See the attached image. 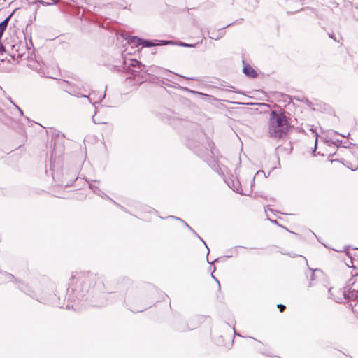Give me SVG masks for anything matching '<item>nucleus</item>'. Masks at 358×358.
I'll return each mask as SVG.
<instances>
[{
	"label": "nucleus",
	"instance_id": "nucleus-1",
	"mask_svg": "<svg viewBox=\"0 0 358 358\" xmlns=\"http://www.w3.org/2000/svg\"><path fill=\"white\" fill-rule=\"evenodd\" d=\"M100 278L96 273L91 271H75L71 274L66 295L68 303L66 308L75 310L85 308L87 302L90 306L98 307L104 306L96 303L92 298L98 292L104 291V284L102 280L98 282Z\"/></svg>",
	"mask_w": 358,
	"mask_h": 358
},
{
	"label": "nucleus",
	"instance_id": "nucleus-2",
	"mask_svg": "<svg viewBox=\"0 0 358 358\" xmlns=\"http://www.w3.org/2000/svg\"><path fill=\"white\" fill-rule=\"evenodd\" d=\"M191 129V134L187 136V145L213 169H216L218 160L213 152L214 142L207 138L200 124L192 123Z\"/></svg>",
	"mask_w": 358,
	"mask_h": 358
},
{
	"label": "nucleus",
	"instance_id": "nucleus-3",
	"mask_svg": "<svg viewBox=\"0 0 358 358\" xmlns=\"http://www.w3.org/2000/svg\"><path fill=\"white\" fill-rule=\"evenodd\" d=\"M292 128L285 110H271L268 122V133L271 138H282Z\"/></svg>",
	"mask_w": 358,
	"mask_h": 358
},
{
	"label": "nucleus",
	"instance_id": "nucleus-4",
	"mask_svg": "<svg viewBox=\"0 0 358 358\" xmlns=\"http://www.w3.org/2000/svg\"><path fill=\"white\" fill-rule=\"evenodd\" d=\"M338 293L341 296L337 298H334V301L336 303H343V300H347L348 303H349V306L351 308L352 311L354 313L357 314L358 316V309L356 308V306L358 303V290L356 289H339L338 290Z\"/></svg>",
	"mask_w": 358,
	"mask_h": 358
},
{
	"label": "nucleus",
	"instance_id": "nucleus-5",
	"mask_svg": "<svg viewBox=\"0 0 358 358\" xmlns=\"http://www.w3.org/2000/svg\"><path fill=\"white\" fill-rule=\"evenodd\" d=\"M85 180L89 184L90 189L91 190H92V192L95 194L99 196L100 197H102V198L106 197V198L110 199L111 201H113L114 203H115L121 209L125 210V208L124 206H122L118 204L117 203H116L115 201H114L108 195H106L102 190H101L97 186H96L95 185L93 184V183H99L100 180H90L87 178H85Z\"/></svg>",
	"mask_w": 358,
	"mask_h": 358
},
{
	"label": "nucleus",
	"instance_id": "nucleus-6",
	"mask_svg": "<svg viewBox=\"0 0 358 358\" xmlns=\"http://www.w3.org/2000/svg\"><path fill=\"white\" fill-rule=\"evenodd\" d=\"M141 41L142 48L164 46L169 44H174V41L170 40H150L143 38V41Z\"/></svg>",
	"mask_w": 358,
	"mask_h": 358
},
{
	"label": "nucleus",
	"instance_id": "nucleus-7",
	"mask_svg": "<svg viewBox=\"0 0 358 358\" xmlns=\"http://www.w3.org/2000/svg\"><path fill=\"white\" fill-rule=\"evenodd\" d=\"M150 73L148 72V70L143 69V71L138 69L133 70L131 72V76L128 77V78H133L134 79H137L141 83H143L147 80V76Z\"/></svg>",
	"mask_w": 358,
	"mask_h": 358
},
{
	"label": "nucleus",
	"instance_id": "nucleus-8",
	"mask_svg": "<svg viewBox=\"0 0 358 358\" xmlns=\"http://www.w3.org/2000/svg\"><path fill=\"white\" fill-rule=\"evenodd\" d=\"M243 73L249 78H255L258 76L257 72L245 60H242Z\"/></svg>",
	"mask_w": 358,
	"mask_h": 358
},
{
	"label": "nucleus",
	"instance_id": "nucleus-9",
	"mask_svg": "<svg viewBox=\"0 0 358 358\" xmlns=\"http://www.w3.org/2000/svg\"><path fill=\"white\" fill-rule=\"evenodd\" d=\"M24 47L26 49V51L27 52H26V56L24 57V59H32V55H34V58L37 59L36 56L34 54L35 49L34 48L31 39L29 40V43L26 42L25 45H24ZM36 61L38 62V60Z\"/></svg>",
	"mask_w": 358,
	"mask_h": 358
},
{
	"label": "nucleus",
	"instance_id": "nucleus-10",
	"mask_svg": "<svg viewBox=\"0 0 358 358\" xmlns=\"http://www.w3.org/2000/svg\"><path fill=\"white\" fill-rule=\"evenodd\" d=\"M10 46L11 47L13 51L18 53L17 57L22 59L26 56V52L22 51L24 48V45L17 43L15 44L10 45Z\"/></svg>",
	"mask_w": 358,
	"mask_h": 358
},
{
	"label": "nucleus",
	"instance_id": "nucleus-11",
	"mask_svg": "<svg viewBox=\"0 0 358 358\" xmlns=\"http://www.w3.org/2000/svg\"><path fill=\"white\" fill-rule=\"evenodd\" d=\"M175 329L176 331L180 332H185L187 331H189L194 329V327H189L188 324L184 321H180L176 324Z\"/></svg>",
	"mask_w": 358,
	"mask_h": 358
},
{
	"label": "nucleus",
	"instance_id": "nucleus-12",
	"mask_svg": "<svg viewBox=\"0 0 358 358\" xmlns=\"http://www.w3.org/2000/svg\"><path fill=\"white\" fill-rule=\"evenodd\" d=\"M233 24L234 22H231L227 24L226 26L221 27L220 29H218V33L216 36L213 34V36H210V38L214 40H219L220 38H222L225 34V31H224V29L229 27H231Z\"/></svg>",
	"mask_w": 358,
	"mask_h": 358
},
{
	"label": "nucleus",
	"instance_id": "nucleus-13",
	"mask_svg": "<svg viewBox=\"0 0 358 358\" xmlns=\"http://www.w3.org/2000/svg\"><path fill=\"white\" fill-rule=\"evenodd\" d=\"M129 67H134L136 68L141 71H143V69H146V66L143 64L141 61H138L136 59H131V62L129 64Z\"/></svg>",
	"mask_w": 358,
	"mask_h": 358
},
{
	"label": "nucleus",
	"instance_id": "nucleus-14",
	"mask_svg": "<svg viewBox=\"0 0 358 358\" xmlns=\"http://www.w3.org/2000/svg\"><path fill=\"white\" fill-rule=\"evenodd\" d=\"M127 42L129 44L134 45L135 47L141 46V41H143V38H139L136 36H129L127 38Z\"/></svg>",
	"mask_w": 358,
	"mask_h": 358
},
{
	"label": "nucleus",
	"instance_id": "nucleus-15",
	"mask_svg": "<svg viewBox=\"0 0 358 358\" xmlns=\"http://www.w3.org/2000/svg\"><path fill=\"white\" fill-rule=\"evenodd\" d=\"M0 273L4 275L6 280L9 282H14L16 283H22L20 280L17 279L13 274L9 273L7 271L0 270Z\"/></svg>",
	"mask_w": 358,
	"mask_h": 358
},
{
	"label": "nucleus",
	"instance_id": "nucleus-16",
	"mask_svg": "<svg viewBox=\"0 0 358 358\" xmlns=\"http://www.w3.org/2000/svg\"><path fill=\"white\" fill-rule=\"evenodd\" d=\"M12 14L8 15L6 19H4L1 22H0V39L1 38L3 34L8 26V22Z\"/></svg>",
	"mask_w": 358,
	"mask_h": 358
},
{
	"label": "nucleus",
	"instance_id": "nucleus-17",
	"mask_svg": "<svg viewBox=\"0 0 358 358\" xmlns=\"http://www.w3.org/2000/svg\"><path fill=\"white\" fill-rule=\"evenodd\" d=\"M293 99L299 102L304 103L309 108L313 106L312 102L304 96H293Z\"/></svg>",
	"mask_w": 358,
	"mask_h": 358
},
{
	"label": "nucleus",
	"instance_id": "nucleus-18",
	"mask_svg": "<svg viewBox=\"0 0 358 358\" xmlns=\"http://www.w3.org/2000/svg\"><path fill=\"white\" fill-rule=\"evenodd\" d=\"M192 232L205 245L206 248H207V250H208V252H207V261H208V262L209 264H212L214 262H218L219 258L215 259L213 262H209L208 257V255L210 253V250H209L207 244L206 243L205 241L194 229L192 231Z\"/></svg>",
	"mask_w": 358,
	"mask_h": 358
},
{
	"label": "nucleus",
	"instance_id": "nucleus-19",
	"mask_svg": "<svg viewBox=\"0 0 358 358\" xmlns=\"http://www.w3.org/2000/svg\"><path fill=\"white\" fill-rule=\"evenodd\" d=\"M229 186L236 192L241 194V195H247V196H249L250 194H247V193H243L241 191V184L238 181H237L236 182L232 181V187L230 186V185H229Z\"/></svg>",
	"mask_w": 358,
	"mask_h": 358
},
{
	"label": "nucleus",
	"instance_id": "nucleus-20",
	"mask_svg": "<svg viewBox=\"0 0 358 358\" xmlns=\"http://www.w3.org/2000/svg\"><path fill=\"white\" fill-rule=\"evenodd\" d=\"M52 2H46V1H44L43 0H37L36 2L43 6H45L56 5L58 3L57 0H52Z\"/></svg>",
	"mask_w": 358,
	"mask_h": 358
},
{
	"label": "nucleus",
	"instance_id": "nucleus-21",
	"mask_svg": "<svg viewBox=\"0 0 358 358\" xmlns=\"http://www.w3.org/2000/svg\"><path fill=\"white\" fill-rule=\"evenodd\" d=\"M181 89L183 91H185V92H189V93H192V94H198V95H201V96H206V94H203L202 92H197V91L189 89V88H187L186 87H182Z\"/></svg>",
	"mask_w": 358,
	"mask_h": 358
},
{
	"label": "nucleus",
	"instance_id": "nucleus-22",
	"mask_svg": "<svg viewBox=\"0 0 358 358\" xmlns=\"http://www.w3.org/2000/svg\"><path fill=\"white\" fill-rule=\"evenodd\" d=\"M355 283V280H354L352 276L351 277V278H350L348 282H346V285L345 286V287L343 289H346V290H348V289H352V285Z\"/></svg>",
	"mask_w": 358,
	"mask_h": 358
},
{
	"label": "nucleus",
	"instance_id": "nucleus-23",
	"mask_svg": "<svg viewBox=\"0 0 358 358\" xmlns=\"http://www.w3.org/2000/svg\"><path fill=\"white\" fill-rule=\"evenodd\" d=\"M169 218H172V219H175V220H179L180 222H182L183 223V224L187 227L191 231L193 230V229L185 222L183 220H182L181 218L180 217H176V216H173V215H170L169 216Z\"/></svg>",
	"mask_w": 358,
	"mask_h": 358
},
{
	"label": "nucleus",
	"instance_id": "nucleus-24",
	"mask_svg": "<svg viewBox=\"0 0 358 358\" xmlns=\"http://www.w3.org/2000/svg\"><path fill=\"white\" fill-rule=\"evenodd\" d=\"M259 177H264V178H267L266 176L265 172L263 170H259L256 174L253 177V182L255 180V179L259 178Z\"/></svg>",
	"mask_w": 358,
	"mask_h": 358
},
{
	"label": "nucleus",
	"instance_id": "nucleus-25",
	"mask_svg": "<svg viewBox=\"0 0 358 358\" xmlns=\"http://www.w3.org/2000/svg\"><path fill=\"white\" fill-rule=\"evenodd\" d=\"M124 302L125 303V306L127 307L128 309L131 310L133 313H140V312H143V310L147 309V308H145L141 309V310H139V309H134V310L133 309H130L129 305L128 303H127L126 299H124Z\"/></svg>",
	"mask_w": 358,
	"mask_h": 358
},
{
	"label": "nucleus",
	"instance_id": "nucleus-26",
	"mask_svg": "<svg viewBox=\"0 0 358 358\" xmlns=\"http://www.w3.org/2000/svg\"><path fill=\"white\" fill-rule=\"evenodd\" d=\"M108 66H110V64H108ZM122 68V65H119V64H113L111 65V70L113 71H120V69Z\"/></svg>",
	"mask_w": 358,
	"mask_h": 358
},
{
	"label": "nucleus",
	"instance_id": "nucleus-27",
	"mask_svg": "<svg viewBox=\"0 0 358 358\" xmlns=\"http://www.w3.org/2000/svg\"><path fill=\"white\" fill-rule=\"evenodd\" d=\"M346 248H348V250H344L345 253L346 254V255L350 258V263L352 264V255L351 253L350 252V246L348 245H346Z\"/></svg>",
	"mask_w": 358,
	"mask_h": 358
},
{
	"label": "nucleus",
	"instance_id": "nucleus-28",
	"mask_svg": "<svg viewBox=\"0 0 358 358\" xmlns=\"http://www.w3.org/2000/svg\"><path fill=\"white\" fill-rule=\"evenodd\" d=\"M328 292H329V297L331 299H333L334 300V298H337L338 296H341L340 294L338 292H337L338 296H334V294L333 293V288H329Z\"/></svg>",
	"mask_w": 358,
	"mask_h": 358
},
{
	"label": "nucleus",
	"instance_id": "nucleus-29",
	"mask_svg": "<svg viewBox=\"0 0 358 358\" xmlns=\"http://www.w3.org/2000/svg\"><path fill=\"white\" fill-rule=\"evenodd\" d=\"M328 292H329V297L331 299H333L334 300V298H337L338 296H341L340 294L338 292H337L338 296H334V294L333 293V288H329Z\"/></svg>",
	"mask_w": 358,
	"mask_h": 358
},
{
	"label": "nucleus",
	"instance_id": "nucleus-30",
	"mask_svg": "<svg viewBox=\"0 0 358 358\" xmlns=\"http://www.w3.org/2000/svg\"><path fill=\"white\" fill-rule=\"evenodd\" d=\"M173 45H177L178 46L185 47V48H188L189 46L188 45V43H185V42H182V41H178V42H175L174 41V44Z\"/></svg>",
	"mask_w": 358,
	"mask_h": 358
},
{
	"label": "nucleus",
	"instance_id": "nucleus-31",
	"mask_svg": "<svg viewBox=\"0 0 358 358\" xmlns=\"http://www.w3.org/2000/svg\"><path fill=\"white\" fill-rule=\"evenodd\" d=\"M6 45H3L2 43L0 42V53L3 54V52H6Z\"/></svg>",
	"mask_w": 358,
	"mask_h": 358
},
{
	"label": "nucleus",
	"instance_id": "nucleus-32",
	"mask_svg": "<svg viewBox=\"0 0 358 358\" xmlns=\"http://www.w3.org/2000/svg\"><path fill=\"white\" fill-rule=\"evenodd\" d=\"M10 103L17 109L21 116L24 115L23 110L17 105L15 104L12 100H10Z\"/></svg>",
	"mask_w": 358,
	"mask_h": 358
},
{
	"label": "nucleus",
	"instance_id": "nucleus-33",
	"mask_svg": "<svg viewBox=\"0 0 358 358\" xmlns=\"http://www.w3.org/2000/svg\"><path fill=\"white\" fill-rule=\"evenodd\" d=\"M270 221H271L272 223H273V224H276V225H278V226H279V227H281L284 228V229H285V230H287V231L291 232V231H289V230L286 227H283V226H282L281 224H280L278 223V222L276 220H270Z\"/></svg>",
	"mask_w": 358,
	"mask_h": 358
},
{
	"label": "nucleus",
	"instance_id": "nucleus-34",
	"mask_svg": "<svg viewBox=\"0 0 358 358\" xmlns=\"http://www.w3.org/2000/svg\"><path fill=\"white\" fill-rule=\"evenodd\" d=\"M215 269H216V268H215V267L214 266V267H213V272L211 273V277H212V278H213V279L217 282V283L218 284L219 288L220 289V282H219L218 279H217L215 276H214V275H213V273L215 271Z\"/></svg>",
	"mask_w": 358,
	"mask_h": 358
},
{
	"label": "nucleus",
	"instance_id": "nucleus-35",
	"mask_svg": "<svg viewBox=\"0 0 358 358\" xmlns=\"http://www.w3.org/2000/svg\"><path fill=\"white\" fill-rule=\"evenodd\" d=\"M203 39H206V38H205V37H203V39L201 40V42H197V43H192V44H191V43H188V45H190V46H189L188 48H194V47L197 46L199 44L202 43V42H203Z\"/></svg>",
	"mask_w": 358,
	"mask_h": 358
},
{
	"label": "nucleus",
	"instance_id": "nucleus-36",
	"mask_svg": "<svg viewBox=\"0 0 358 358\" xmlns=\"http://www.w3.org/2000/svg\"><path fill=\"white\" fill-rule=\"evenodd\" d=\"M277 306L279 308L280 313H282L286 308V306L283 304H278Z\"/></svg>",
	"mask_w": 358,
	"mask_h": 358
},
{
	"label": "nucleus",
	"instance_id": "nucleus-37",
	"mask_svg": "<svg viewBox=\"0 0 358 358\" xmlns=\"http://www.w3.org/2000/svg\"><path fill=\"white\" fill-rule=\"evenodd\" d=\"M74 95H75L76 96H77V97H79V96L85 97V98H87V99L91 102L90 98V96H88L83 95V94H81V93H80V92H78V93L75 94Z\"/></svg>",
	"mask_w": 358,
	"mask_h": 358
},
{
	"label": "nucleus",
	"instance_id": "nucleus-38",
	"mask_svg": "<svg viewBox=\"0 0 358 358\" xmlns=\"http://www.w3.org/2000/svg\"><path fill=\"white\" fill-rule=\"evenodd\" d=\"M317 138H318V134L315 132V147L313 150V152L316 150L317 147Z\"/></svg>",
	"mask_w": 358,
	"mask_h": 358
},
{
	"label": "nucleus",
	"instance_id": "nucleus-39",
	"mask_svg": "<svg viewBox=\"0 0 358 358\" xmlns=\"http://www.w3.org/2000/svg\"><path fill=\"white\" fill-rule=\"evenodd\" d=\"M180 77H182V78L185 79V80H196V79L194 78H189V77H186V76H180Z\"/></svg>",
	"mask_w": 358,
	"mask_h": 358
},
{
	"label": "nucleus",
	"instance_id": "nucleus-40",
	"mask_svg": "<svg viewBox=\"0 0 358 358\" xmlns=\"http://www.w3.org/2000/svg\"><path fill=\"white\" fill-rule=\"evenodd\" d=\"M345 264H346V266H347L348 267H349V268H354V269H356V266H355L353 265V264H352L350 263V262L349 263L346 262V263H345Z\"/></svg>",
	"mask_w": 358,
	"mask_h": 358
},
{
	"label": "nucleus",
	"instance_id": "nucleus-41",
	"mask_svg": "<svg viewBox=\"0 0 358 358\" xmlns=\"http://www.w3.org/2000/svg\"><path fill=\"white\" fill-rule=\"evenodd\" d=\"M328 35H329V37L330 38H331V39H333L334 41H336V37H335L334 34H333V33H332V34L329 33V34H328Z\"/></svg>",
	"mask_w": 358,
	"mask_h": 358
},
{
	"label": "nucleus",
	"instance_id": "nucleus-42",
	"mask_svg": "<svg viewBox=\"0 0 358 358\" xmlns=\"http://www.w3.org/2000/svg\"><path fill=\"white\" fill-rule=\"evenodd\" d=\"M18 288H19L20 290H22V291L24 292L25 293H27V292H26V290H25V288H26V286H25V285H22V286H21V285H20V286L18 287Z\"/></svg>",
	"mask_w": 358,
	"mask_h": 358
},
{
	"label": "nucleus",
	"instance_id": "nucleus-43",
	"mask_svg": "<svg viewBox=\"0 0 358 358\" xmlns=\"http://www.w3.org/2000/svg\"><path fill=\"white\" fill-rule=\"evenodd\" d=\"M342 143V141L341 140H339V139H337L335 142H334V143L336 145V146H338L341 144Z\"/></svg>",
	"mask_w": 358,
	"mask_h": 358
},
{
	"label": "nucleus",
	"instance_id": "nucleus-44",
	"mask_svg": "<svg viewBox=\"0 0 358 358\" xmlns=\"http://www.w3.org/2000/svg\"><path fill=\"white\" fill-rule=\"evenodd\" d=\"M316 271H317V269L314 270L313 271L312 274H311L310 280H312V281L314 280V279H315V273H314V272Z\"/></svg>",
	"mask_w": 358,
	"mask_h": 358
},
{
	"label": "nucleus",
	"instance_id": "nucleus-45",
	"mask_svg": "<svg viewBox=\"0 0 358 358\" xmlns=\"http://www.w3.org/2000/svg\"><path fill=\"white\" fill-rule=\"evenodd\" d=\"M243 21V18H240L239 20H236L235 22H234V24H235L236 22L241 23Z\"/></svg>",
	"mask_w": 358,
	"mask_h": 358
},
{
	"label": "nucleus",
	"instance_id": "nucleus-46",
	"mask_svg": "<svg viewBox=\"0 0 358 358\" xmlns=\"http://www.w3.org/2000/svg\"><path fill=\"white\" fill-rule=\"evenodd\" d=\"M53 136H55V138L59 137V131H57V133H54Z\"/></svg>",
	"mask_w": 358,
	"mask_h": 358
},
{
	"label": "nucleus",
	"instance_id": "nucleus-47",
	"mask_svg": "<svg viewBox=\"0 0 358 358\" xmlns=\"http://www.w3.org/2000/svg\"><path fill=\"white\" fill-rule=\"evenodd\" d=\"M288 255H289L290 257H296V256H297L296 254H290V253H289Z\"/></svg>",
	"mask_w": 358,
	"mask_h": 358
},
{
	"label": "nucleus",
	"instance_id": "nucleus-48",
	"mask_svg": "<svg viewBox=\"0 0 358 358\" xmlns=\"http://www.w3.org/2000/svg\"><path fill=\"white\" fill-rule=\"evenodd\" d=\"M352 278L358 277V273H355L352 274Z\"/></svg>",
	"mask_w": 358,
	"mask_h": 358
},
{
	"label": "nucleus",
	"instance_id": "nucleus-49",
	"mask_svg": "<svg viewBox=\"0 0 358 358\" xmlns=\"http://www.w3.org/2000/svg\"><path fill=\"white\" fill-rule=\"evenodd\" d=\"M357 169H358V166L357 167H355V168H351L352 171H355Z\"/></svg>",
	"mask_w": 358,
	"mask_h": 358
},
{
	"label": "nucleus",
	"instance_id": "nucleus-50",
	"mask_svg": "<svg viewBox=\"0 0 358 358\" xmlns=\"http://www.w3.org/2000/svg\"><path fill=\"white\" fill-rule=\"evenodd\" d=\"M345 165L348 168H349V169H351V168H352V167L351 166V165H348V164H345Z\"/></svg>",
	"mask_w": 358,
	"mask_h": 358
},
{
	"label": "nucleus",
	"instance_id": "nucleus-51",
	"mask_svg": "<svg viewBox=\"0 0 358 358\" xmlns=\"http://www.w3.org/2000/svg\"><path fill=\"white\" fill-rule=\"evenodd\" d=\"M299 131H300V132H304V131H303L301 128L299 129Z\"/></svg>",
	"mask_w": 358,
	"mask_h": 358
},
{
	"label": "nucleus",
	"instance_id": "nucleus-52",
	"mask_svg": "<svg viewBox=\"0 0 358 358\" xmlns=\"http://www.w3.org/2000/svg\"><path fill=\"white\" fill-rule=\"evenodd\" d=\"M10 57H11L13 59H14V58H15V55H11V54H10Z\"/></svg>",
	"mask_w": 358,
	"mask_h": 358
},
{
	"label": "nucleus",
	"instance_id": "nucleus-53",
	"mask_svg": "<svg viewBox=\"0 0 358 358\" xmlns=\"http://www.w3.org/2000/svg\"><path fill=\"white\" fill-rule=\"evenodd\" d=\"M233 330L235 331V328H233ZM234 332H236V331H234ZM235 334L241 336L240 334H238L235 333Z\"/></svg>",
	"mask_w": 358,
	"mask_h": 358
},
{
	"label": "nucleus",
	"instance_id": "nucleus-54",
	"mask_svg": "<svg viewBox=\"0 0 358 358\" xmlns=\"http://www.w3.org/2000/svg\"><path fill=\"white\" fill-rule=\"evenodd\" d=\"M310 130L313 133H314V132H315V131H314L313 128H310Z\"/></svg>",
	"mask_w": 358,
	"mask_h": 358
},
{
	"label": "nucleus",
	"instance_id": "nucleus-55",
	"mask_svg": "<svg viewBox=\"0 0 358 358\" xmlns=\"http://www.w3.org/2000/svg\"><path fill=\"white\" fill-rule=\"evenodd\" d=\"M251 338H252V339H254V340H255V341H258V342H259L258 340L255 339L254 337H251Z\"/></svg>",
	"mask_w": 358,
	"mask_h": 358
},
{
	"label": "nucleus",
	"instance_id": "nucleus-56",
	"mask_svg": "<svg viewBox=\"0 0 358 358\" xmlns=\"http://www.w3.org/2000/svg\"><path fill=\"white\" fill-rule=\"evenodd\" d=\"M50 169H51V170H52V162L50 163Z\"/></svg>",
	"mask_w": 358,
	"mask_h": 358
},
{
	"label": "nucleus",
	"instance_id": "nucleus-57",
	"mask_svg": "<svg viewBox=\"0 0 358 358\" xmlns=\"http://www.w3.org/2000/svg\"><path fill=\"white\" fill-rule=\"evenodd\" d=\"M262 353L264 355H266V353L265 352H262ZM267 355H268L267 354Z\"/></svg>",
	"mask_w": 358,
	"mask_h": 358
},
{
	"label": "nucleus",
	"instance_id": "nucleus-58",
	"mask_svg": "<svg viewBox=\"0 0 358 358\" xmlns=\"http://www.w3.org/2000/svg\"><path fill=\"white\" fill-rule=\"evenodd\" d=\"M292 234H294V235H296V233L294 232V231H292Z\"/></svg>",
	"mask_w": 358,
	"mask_h": 358
},
{
	"label": "nucleus",
	"instance_id": "nucleus-59",
	"mask_svg": "<svg viewBox=\"0 0 358 358\" xmlns=\"http://www.w3.org/2000/svg\"><path fill=\"white\" fill-rule=\"evenodd\" d=\"M292 234H294V235H296V233L294 232V231H292Z\"/></svg>",
	"mask_w": 358,
	"mask_h": 358
},
{
	"label": "nucleus",
	"instance_id": "nucleus-60",
	"mask_svg": "<svg viewBox=\"0 0 358 358\" xmlns=\"http://www.w3.org/2000/svg\"><path fill=\"white\" fill-rule=\"evenodd\" d=\"M292 234H294V235H296V233L294 232V231H292Z\"/></svg>",
	"mask_w": 358,
	"mask_h": 358
},
{
	"label": "nucleus",
	"instance_id": "nucleus-61",
	"mask_svg": "<svg viewBox=\"0 0 358 358\" xmlns=\"http://www.w3.org/2000/svg\"><path fill=\"white\" fill-rule=\"evenodd\" d=\"M344 250H348V248H346V246H345Z\"/></svg>",
	"mask_w": 358,
	"mask_h": 358
},
{
	"label": "nucleus",
	"instance_id": "nucleus-62",
	"mask_svg": "<svg viewBox=\"0 0 358 358\" xmlns=\"http://www.w3.org/2000/svg\"><path fill=\"white\" fill-rule=\"evenodd\" d=\"M106 96V92L104 93L103 96V99Z\"/></svg>",
	"mask_w": 358,
	"mask_h": 358
},
{
	"label": "nucleus",
	"instance_id": "nucleus-63",
	"mask_svg": "<svg viewBox=\"0 0 358 358\" xmlns=\"http://www.w3.org/2000/svg\"><path fill=\"white\" fill-rule=\"evenodd\" d=\"M355 8H356L357 9H358V6H355Z\"/></svg>",
	"mask_w": 358,
	"mask_h": 358
}]
</instances>
